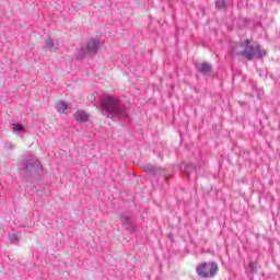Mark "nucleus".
Masks as SVG:
<instances>
[{
	"label": "nucleus",
	"mask_w": 280,
	"mask_h": 280,
	"mask_svg": "<svg viewBox=\"0 0 280 280\" xmlns=\"http://www.w3.org/2000/svg\"><path fill=\"white\" fill-rule=\"evenodd\" d=\"M100 47H102V40L91 39L88 42L86 46L81 47L77 56V60H84L88 56L97 54L100 51Z\"/></svg>",
	"instance_id": "39448f33"
},
{
	"label": "nucleus",
	"mask_w": 280,
	"mask_h": 280,
	"mask_svg": "<svg viewBox=\"0 0 280 280\" xmlns=\"http://www.w3.org/2000/svg\"><path fill=\"white\" fill-rule=\"evenodd\" d=\"M4 148H7V150H13L14 149V144L11 142H5L4 143Z\"/></svg>",
	"instance_id": "f3484780"
},
{
	"label": "nucleus",
	"mask_w": 280,
	"mask_h": 280,
	"mask_svg": "<svg viewBox=\"0 0 280 280\" xmlns=\"http://www.w3.org/2000/svg\"><path fill=\"white\" fill-rule=\"evenodd\" d=\"M9 240L12 242V244H16V242H19V233L10 234Z\"/></svg>",
	"instance_id": "dca6fc26"
},
{
	"label": "nucleus",
	"mask_w": 280,
	"mask_h": 280,
	"mask_svg": "<svg viewBox=\"0 0 280 280\" xmlns=\"http://www.w3.org/2000/svg\"><path fill=\"white\" fill-rule=\"evenodd\" d=\"M25 130V127L21 124L13 125V132H23Z\"/></svg>",
	"instance_id": "2eb2a0df"
},
{
	"label": "nucleus",
	"mask_w": 280,
	"mask_h": 280,
	"mask_svg": "<svg viewBox=\"0 0 280 280\" xmlns=\"http://www.w3.org/2000/svg\"><path fill=\"white\" fill-rule=\"evenodd\" d=\"M196 270L201 279H213L218 275V264L215 261L202 262Z\"/></svg>",
	"instance_id": "20e7f679"
},
{
	"label": "nucleus",
	"mask_w": 280,
	"mask_h": 280,
	"mask_svg": "<svg viewBox=\"0 0 280 280\" xmlns=\"http://www.w3.org/2000/svg\"><path fill=\"white\" fill-rule=\"evenodd\" d=\"M248 270L250 272V275L255 276L257 275L258 270H259V265L257 264V261H249L248 265Z\"/></svg>",
	"instance_id": "f8f14e48"
},
{
	"label": "nucleus",
	"mask_w": 280,
	"mask_h": 280,
	"mask_svg": "<svg viewBox=\"0 0 280 280\" xmlns=\"http://www.w3.org/2000/svg\"><path fill=\"white\" fill-rule=\"evenodd\" d=\"M241 47L243 50L240 52V56L246 60H255V58H257V60H261V58L266 56V51L261 49V46H253V44H250V39H244V42L241 43Z\"/></svg>",
	"instance_id": "f03ea898"
},
{
	"label": "nucleus",
	"mask_w": 280,
	"mask_h": 280,
	"mask_svg": "<svg viewBox=\"0 0 280 280\" xmlns=\"http://www.w3.org/2000/svg\"><path fill=\"white\" fill-rule=\"evenodd\" d=\"M23 171L25 172V180H33V178H38L43 170V164L36 158L25 159L23 162Z\"/></svg>",
	"instance_id": "7ed1b4c3"
},
{
	"label": "nucleus",
	"mask_w": 280,
	"mask_h": 280,
	"mask_svg": "<svg viewBox=\"0 0 280 280\" xmlns=\"http://www.w3.org/2000/svg\"><path fill=\"white\" fill-rule=\"evenodd\" d=\"M201 167H205L203 161L199 162L198 164H194L191 162L189 163L183 162L179 165V172H182V174H186L187 178H190L191 174H198Z\"/></svg>",
	"instance_id": "6e6552de"
},
{
	"label": "nucleus",
	"mask_w": 280,
	"mask_h": 280,
	"mask_svg": "<svg viewBox=\"0 0 280 280\" xmlns=\"http://www.w3.org/2000/svg\"><path fill=\"white\" fill-rule=\"evenodd\" d=\"M46 47L49 49V51H58L60 42H58V39L54 40L51 37H49L46 39Z\"/></svg>",
	"instance_id": "9d476101"
},
{
	"label": "nucleus",
	"mask_w": 280,
	"mask_h": 280,
	"mask_svg": "<svg viewBox=\"0 0 280 280\" xmlns=\"http://www.w3.org/2000/svg\"><path fill=\"white\" fill-rule=\"evenodd\" d=\"M215 8H218V10H221V8H226V0H217Z\"/></svg>",
	"instance_id": "4468645a"
},
{
	"label": "nucleus",
	"mask_w": 280,
	"mask_h": 280,
	"mask_svg": "<svg viewBox=\"0 0 280 280\" xmlns=\"http://www.w3.org/2000/svg\"><path fill=\"white\" fill-rule=\"evenodd\" d=\"M197 73L201 75H209L211 71H213V66L209 62H202L200 65L195 66Z\"/></svg>",
	"instance_id": "1a4fd4ad"
},
{
	"label": "nucleus",
	"mask_w": 280,
	"mask_h": 280,
	"mask_svg": "<svg viewBox=\"0 0 280 280\" xmlns=\"http://www.w3.org/2000/svg\"><path fill=\"white\" fill-rule=\"evenodd\" d=\"M56 109L59 113H67V110H69V105L67 104V102L61 101L56 105Z\"/></svg>",
	"instance_id": "ddd939ff"
},
{
	"label": "nucleus",
	"mask_w": 280,
	"mask_h": 280,
	"mask_svg": "<svg viewBox=\"0 0 280 280\" xmlns=\"http://www.w3.org/2000/svg\"><path fill=\"white\" fill-rule=\"evenodd\" d=\"M101 110L105 117L113 119V121L128 119V109H126V106L121 105L119 98L113 95H107L101 100Z\"/></svg>",
	"instance_id": "f257e3e1"
},
{
	"label": "nucleus",
	"mask_w": 280,
	"mask_h": 280,
	"mask_svg": "<svg viewBox=\"0 0 280 280\" xmlns=\"http://www.w3.org/2000/svg\"><path fill=\"white\" fill-rule=\"evenodd\" d=\"M142 171L145 172V174H151L154 178H163L166 183L172 178V176L167 175V172L160 166L147 164L142 166Z\"/></svg>",
	"instance_id": "0eeeda50"
},
{
	"label": "nucleus",
	"mask_w": 280,
	"mask_h": 280,
	"mask_svg": "<svg viewBox=\"0 0 280 280\" xmlns=\"http://www.w3.org/2000/svg\"><path fill=\"white\" fill-rule=\"evenodd\" d=\"M74 119L79 122V124H84L86 121H89V114L82 112V110H78L74 114Z\"/></svg>",
	"instance_id": "9b49d317"
},
{
	"label": "nucleus",
	"mask_w": 280,
	"mask_h": 280,
	"mask_svg": "<svg viewBox=\"0 0 280 280\" xmlns=\"http://www.w3.org/2000/svg\"><path fill=\"white\" fill-rule=\"evenodd\" d=\"M119 220L127 233L135 234L137 233V231H139V228L137 226V221L135 220V214H120Z\"/></svg>",
	"instance_id": "423d86ee"
}]
</instances>
